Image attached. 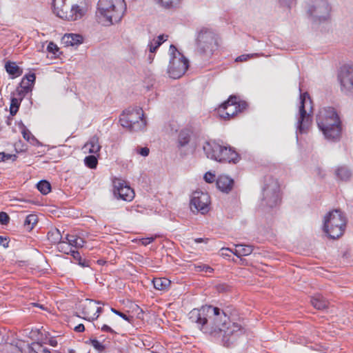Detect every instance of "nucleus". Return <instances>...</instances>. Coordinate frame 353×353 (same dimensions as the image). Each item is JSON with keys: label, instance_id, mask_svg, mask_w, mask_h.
<instances>
[{"label": "nucleus", "instance_id": "obj_40", "mask_svg": "<svg viewBox=\"0 0 353 353\" xmlns=\"http://www.w3.org/2000/svg\"><path fill=\"white\" fill-rule=\"evenodd\" d=\"M259 54H257V53H253V54H242V55H240L239 57H237L235 59L236 61L237 62H243V61H248L250 58H252V57H259Z\"/></svg>", "mask_w": 353, "mask_h": 353}, {"label": "nucleus", "instance_id": "obj_53", "mask_svg": "<svg viewBox=\"0 0 353 353\" xmlns=\"http://www.w3.org/2000/svg\"><path fill=\"white\" fill-rule=\"evenodd\" d=\"M221 252L222 256H228L229 254H228V252H230L233 253L234 250L230 248H221Z\"/></svg>", "mask_w": 353, "mask_h": 353}, {"label": "nucleus", "instance_id": "obj_49", "mask_svg": "<svg viewBox=\"0 0 353 353\" xmlns=\"http://www.w3.org/2000/svg\"><path fill=\"white\" fill-rule=\"evenodd\" d=\"M137 152L143 157H147L150 153V150L148 148L144 147L137 149Z\"/></svg>", "mask_w": 353, "mask_h": 353}, {"label": "nucleus", "instance_id": "obj_18", "mask_svg": "<svg viewBox=\"0 0 353 353\" xmlns=\"http://www.w3.org/2000/svg\"><path fill=\"white\" fill-rule=\"evenodd\" d=\"M68 0H53L52 8L53 12L59 18L64 19L68 16V10H70V5L68 3Z\"/></svg>", "mask_w": 353, "mask_h": 353}, {"label": "nucleus", "instance_id": "obj_22", "mask_svg": "<svg viewBox=\"0 0 353 353\" xmlns=\"http://www.w3.org/2000/svg\"><path fill=\"white\" fill-rule=\"evenodd\" d=\"M83 149L88 150L89 153L97 154L101 149L97 136L92 137L90 140L84 145Z\"/></svg>", "mask_w": 353, "mask_h": 353}, {"label": "nucleus", "instance_id": "obj_14", "mask_svg": "<svg viewBox=\"0 0 353 353\" xmlns=\"http://www.w3.org/2000/svg\"><path fill=\"white\" fill-rule=\"evenodd\" d=\"M114 193L119 199L124 201H132L134 196V190L126 183L125 181L121 179L114 181Z\"/></svg>", "mask_w": 353, "mask_h": 353}, {"label": "nucleus", "instance_id": "obj_39", "mask_svg": "<svg viewBox=\"0 0 353 353\" xmlns=\"http://www.w3.org/2000/svg\"><path fill=\"white\" fill-rule=\"evenodd\" d=\"M90 343L99 352H103L105 349V346L95 339H90Z\"/></svg>", "mask_w": 353, "mask_h": 353}, {"label": "nucleus", "instance_id": "obj_8", "mask_svg": "<svg viewBox=\"0 0 353 353\" xmlns=\"http://www.w3.org/2000/svg\"><path fill=\"white\" fill-rule=\"evenodd\" d=\"M119 122L131 132L142 130L146 125L143 111L141 108L126 109L120 116Z\"/></svg>", "mask_w": 353, "mask_h": 353}, {"label": "nucleus", "instance_id": "obj_13", "mask_svg": "<svg viewBox=\"0 0 353 353\" xmlns=\"http://www.w3.org/2000/svg\"><path fill=\"white\" fill-rule=\"evenodd\" d=\"M237 108L236 97L232 95L219 106L218 113L221 118L230 119L237 114Z\"/></svg>", "mask_w": 353, "mask_h": 353}, {"label": "nucleus", "instance_id": "obj_17", "mask_svg": "<svg viewBox=\"0 0 353 353\" xmlns=\"http://www.w3.org/2000/svg\"><path fill=\"white\" fill-rule=\"evenodd\" d=\"M203 150L208 159L216 161L221 150V145L213 141H206L203 145Z\"/></svg>", "mask_w": 353, "mask_h": 353}, {"label": "nucleus", "instance_id": "obj_45", "mask_svg": "<svg viewBox=\"0 0 353 353\" xmlns=\"http://www.w3.org/2000/svg\"><path fill=\"white\" fill-rule=\"evenodd\" d=\"M281 6L290 8L296 3V0H278Z\"/></svg>", "mask_w": 353, "mask_h": 353}, {"label": "nucleus", "instance_id": "obj_1", "mask_svg": "<svg viewBox=\"0 0 353 353\" xmlns=\"http://www.w3.org/2000/svg\"><path fill=\"white\" fill-rule=\"evenodd\" d=\"M189 320L205 334L221 341L227 347L232 346L244 334V328L237 323L231 322L230 317L217 307L203 305L192 310Z\"/></svg>", "mask_w": 353, "mask_h": 353}, {"label": "nucleus", "instance_id": "obj_34", "mask_svg": "<svg viewBox=\"0 0 353 353\" xmlns=\"http://www.w3.org/2000/svg\"><path fill=\"white\" fill-rule=\"evenodd\" d=\"M21 99L12 97L10 101V114L14 116L18 112Z\"/></svg>", "mask_w": 353, "mask_h": 353}, {"label": "nucleus", "instance_id": "obj_12", "mask_svg": "<svg viewBox=\"0 0 353 353\" xmlns=\"http://www.w3.org/2000/svg\"><path fill=\"white\" fill-rule=\"evenodd\" d=\"M341 90L353 95V65H344L339 74Z\"/></svg>", "mask_w": 353, "mask_h": 353}, {"label": "nucleus", "instance_id": "obj_32", "mask_svg": "<svg viewBox=\"0 0 353 353\" xmlns=\"http://www.w3.org/2000/svg\"><path fill=\"white\" fill-rule=\"evenodd\" d=\"M38 190L43 194H48L51 190L50 183L46 181L41 180L37 185Z\"/></svg>", "mask_w": 353, "mask_h": 353}, {"label": "nucleus", "instance_id": "obj_51", "mask_svg": "<svg viewBox=\"0 0 353 353\" xmlns=\"http://www.w3.org/2000/svg\"><path fill=\"white\" fill-rule=\"evenodd\" d=\"M236 105L238 107V108H237L238 112H241L242 110H245L247 108L248 104L245 101L238 102L236 101Z\"/></svg>", "mask_w": 353, "mask_h": 353}, {"label": "nucleus", "instance_id": "obj_4", "mask_svg": "<svg viewBox=\"0 0 353 353\" xmlns=\"http://www.w3.org/2000/svg\"><path fill=\"white\" fill-rule=\"evenodd\" d=\"M221 43L219 34L212 29L202 27L197 30L196 46L197 52L206 57H211L218 50Z\"/></svg>", "mask_w": 353, "mask_h": 353}, {"label": "nucleus", "instance_id": "obj_58", "mask_svg": "<svg viewBox=\"0 0 353 353\" xmlns=\"http://www.w3.org/2000/svg\"><path fill=\"white\" fill-rule=\"evenodd\" d=\"M77 242V248H82L83 246L84 241L82 238L78 236Z\"/></svg>", "mask_w": 353, "mask_h": 353}, {"label": "nucleus", "instance_id": "obj_11", "mask_svg": "<svg viewBox=\"0 0 353 353\" xmlns=\"http://www.w3.org/2000/svg\"><path fill=\"white\" fill-rule=\"evenodd\" d=\"M210 203V196L207 192L196 190L192 193L190 200L191 208H194L196 211L204 214L209 211Z\"/></svg>", "mask_w": 353, "mask_h": 353}, {"label": "nucleus", "instance_id": "obj_19", "mask_svg": "<svg viewBox=\"0 0 353 353\" xmlns=\"http://www.w3.org/2000/svg\"><path fill=\"white\" fill-rule=\"evenodd\" d=\"M87 9L85 6H81L77 4L71 5L70 10H68L67 17L64 18V20L68 21H76L82 18L86 13Z\"/></svg>", "mask_w": 353, "mask_h": 353}, {"label": "nucleus", "instance_id": "obj_33", "mask_svg": "<svg viewBox=\"0 0 353 353\" xmlns=\"http://www.w3.org/2000/svg\"><path fill=\"white\" fill-rule=\"evenodd\" d=\"M38 218L35 214H29L26 216L24 225L27 227L28 230H32L33 227L37 223Z\"/></svg>", "mask_w": 353, "mask_h": 353}, {"label": "nucleus", "instance_id": "obj_15", "mask_svg": "<svg viewBox=\"0 0 353 353\" xmlns=\"http://www.w3.org/2000/svg\"><path fill=\"white\" fill-rule=\"evenodd\" d=\"M99 303V301L95 302L92 299H86L85 303L81 305L82 313L84 315L83 319L90 321L97 319L99 315H96L94 312L96 309V305Z\"/></svg>", "mask_w": 353, "mask_h": 353}, {"label": "nucleus", "instance_id": "obj_56", "mask_svg": "<svg viewBox=\"0 0 353 353\" xmlns=\"http://www.w3.org/2000/svg\"><path fill=\"white\" fill-rule=\"evenodd\" d=\"M154 241L153 237L145 238L142 239V243L145 245H147L152 243Z\"/></svg>", "mask_w": 353, "mask_h": 353}, {"label": "nucleus", "instance_id": "obj_7", "mask_svg": "<svg viewBox=\"0 0 353 353\" xmlns=\"http://www.w3.org/2000/svg\"><path fill=\"white\" fill-rule=\"evenodd\" d=\"M332 7L328 0H310L307 14L312 23L321 24L330 19Z\"/></svg>", "mask_w": 353, "mask_h": 353}, {"label": "nucleus", "instance_id": "obj_24", "mask_svg": "<svg viewBox=\"0 0 353 353\" xmlns=\"http://www.w3.org/2000/svg\"><path fill=\"white\" fill-rule=\"evenodd\" d=\"M253 251V246L250 245L235 244L233 254L237 257L250 255Z\"/></svg>", "mask_w": 353, "mask_h": 353}, {"label": "nucleus", "instance_id": "obj_43", "mask_svg": "<svg viewBox=\"0 0 353 353\" xmlns=\"http://www.w3.org/2000/svg\"><path fill=\"white\" fill-rule=\"evenodd\" d=\"M22 134L23 137L27 140L28 141H30V139L35 140L34 137L32 134V133L26 128H24L22 130Z\"/></svg>", "mask_w": 353, "mask_h": 353}, {"label": "nucleus", "instance_id": "obj_9", "mask_svg": "<svg viewBox=\"0 0 353 353\" xmlns=\"http://www.w3.org/2000/svg\"><path fill=\"white\" fill-rule=\"evenodd\" d=\"M280 186L278 181L272 176H267L264 179L261 205L270 208L276 206L280 201Z\"/></svg>", "mask_w": 353, "mask_h": 353}, {"label": "nucleus", "instance_id": "obj_47", "mask_svg": "<svg viewBox=\"0 0 353 353\" xmlns=\"http://www.w3.org/2000/svg\"><path fill=\"white\" fill-rule=\"evenodd\" d=\"M47 50L49 52H52V54H55L58 51L59 48L53 42H50L48 45Z\"/></svg>", "mask_w": 353, "mask_h": 353}, {"label": "nucleus", "instance_id": "obj_35", "mask_svg": "<svg viewBox=\"0 0 353 353\" xmlns=\"http://www.w3.org/2000/svg\"><path fill=\"white\" fill-rule=\"evenodd\" d=\"M58 250L60 252H62L66 254H70V253L73 250L70 244L65 241V239H63L61 242H60L58 244Z\"/></svg>", "mask_w": 353, "mask_h": 353}, {"label": "nucleus", "instance_id": "obj_64", "mask_svg": "<svg viewBox=\"0 0 353 353\" xmlns=\"http://www.w3.org/2000/svg\"><path fill=\"white\" fill-rule=\"evenodd\" d=\"M41 353H51V352L48 348L43 346Z\"/></svg>", "mask_w": 353, "mask_h": 353}, {"label": "nucleus", "instance_id": "obj_52", "mask_svg": "<svg viewBox=\"0 0 353 353\" xmlns=\"http://www.w3.org/2000/svg\"><path fill=\"white\" fill-rule=\"evenodd\" d=\"M0 245H2L3 248H8L9 240L6 237L0 236Z\"/></svg>", "mask_w": 353, "mask_h": 353}, {"label": "nucleus", "instance_id": "obj_2", "mask_svg": "<svg viewBox=\"0 0 353 353\" xmlns=\"http://www.w3.org/2000/svg\"><path fill=\"white\" fill-rule=\"evenodd\" d=\"M316 123L325 139L331 141L339 139L342 132V123L333 107L321 108L316 115Z\"/></svg>", "mask_w": 353, "mask_h": 353}, {"label": "nucleus", "instance_id": "obj_5", "mask_svg": "<svg viewBox=\"0 0 353 353\" xmlns=\"http://www.w3.org/2000/svg\"><path fill=\"white\" fill-rule=\"evenodd\" d=\"M346 226V218L340 210L327 212L323 219V232L332 239L341 236Z\"/></svg>", "mask_w": 353, "mask_h": 353}, {"label": "nucleus", "instance_id": "obj_25", "mask_svg": "<svg viewBox=\"0 0 353 353\" xmlns=\"http://www.w3.org/2000/svg\"><path fill=\"white\" fill-rule=\"evenodd\" d=\"M312 306L317 310H324L328 306V301L320 294L315 295L310 300Z\"/></svg>", "mask_w": 353, "mask_h": 353}, {"label": "nucleus", "instance_id": "obj_6", "mask_svg": "<svg viewBox=\"0 0 353 353\" xmlns=\"http://www.w3.org/2000/svg\"><path fill=\"white\" fill-rule=\"evenodd\" d=\"M300 91V106L299 114L297 115L296 122V134L306 133L310 127L312 121V101L309 95L306 92H301V88H299Z\"/></svg>", "mask_w": 353, "mask_h": 353}, {"label": "nucleus", "instance_id": "obj_30", "mask_svg": "<svg viewBox=\"0 0 353 353\" xmlns=\"http://www.w3.org/2000/svg\"><path fill=\"white\" fill-rule=\"evenodd\" d=\"M191 132L188 129L181 130L178 137V146L183 147L188 144L190 140Z\"/></svg>", "mask_w": 353, "mask_h": 353}, {"label": "nucleus", "instance_id": "obj_27", "mask_svg": "<svg viewBox=\"0 0 353 353\" xmlns=\"http://www.w3.org/2000/svg\"><path fill=\"white\" fill-rule=\"evenodd\" d=\"M6 72L14 77H19L22 74V69L20 68L14 62L8 61L5 65Z\"/></svg>", "mask_w": 353, "mask_h": 353}, {"label": "nucleus", "instance_id": "obj_57", "mask_svg": "<svg viewBox=\"0 0 353 353\" xmlns=\"http://www.w3.org/2000/svg\"><path fill=\"white\" fill-rule=\"evenodd\" d=\"M5 159H6V161H8V160L15 161V159H17V156L15 154H10L5 153Z\"/></svg>", "mask_w": 353, "mask_h": 353}, {"label": "nucleus", "instance_id": "obj_10", "mask_svg": "<svg viewBox=\"0 0 353 353\" xmlns=\"http://www.w3.org/2000/svg\"><path fill=\"white\" fill-rule=\"evenodd\" d=\"M170 60L168 73L172 79H179L185 74L189 67L188 60L177 50L174 45L170 47Z\"/></svg>", "mask_w": 353, "mask_h": 353}, {"label": "nucleus", "instance_id": "obj_3", "mask_svg": "<svg viewBox=\"0 0 353 353\" xmlns=\"http://www.w3.org/2000/svg\"><path fill=\"white\" fill-rule=\"evenodd\" d=\"M126 10L124 0H99L96 17L103 26H110L119 23Z\"/></svg>", "mask_w": 353, "mask_h": 353}, {"label": "nucleus", "instance_id": "obj_41", "mask_svg": "<svg viewBox=\"0 0 353 353\" xmlns=\"http://www.w3.org/2000/svg\"><path fill=\"white\" fill-rule=\"evenodd\" d=\"M195 270L196 272H204L206 273H211L213 272V269L210 266L204 264L195 265Z\"/></svg>", "mask_w": 353, "mask_h": 353}, {"label": "nucleus", "instance_id": "obj_48", "mask_svg": "<svg viewBox=\"0 0 353 353\" xmlns=\"http://www.w3.org/2000/svg\"><path fill=\"white\" fill-rule=\"evenodd\" d=\"M158 3L161 4L165 8H170L174 0H155Z\"/></svg>", "mask_w": 353, "mask_h": 353}, {"label": "nucleus", "instance_id": "obj_36", "mask_svg": "<svg viewBox=\"0 0 353 353\" xmlns=\"http://www.w3.org/2000/svg\"><path fill=\"white\" fill-rule=\"evenodd\" d=\"M84 162L86 166L92 169L97 167L98 161L95 156L89 155L85 158Z\"/></svg>", "mask_w": 353, "mask_h": 353}, {"label": "nucleus", "instance_id": "obj_55", "mask_svg": "<svg viewBox=\"0 0 353 353\" xmlns=\"http://www.w3.org/2000/svg\"><path fill=\"white\" fill-rule=\"evenodd\" d=\"M74 331L77 332H82L85 330V327L83 324H79L74 327Z\"/></svg>", "mask_w": 353, "mask_h": 353}, {"label": "nucleus", "instance_id": "obj_31", "mask_svg": "<svg viewBox=\"0 0 353 353\" xmlns=\"http://www.w3.org/2000/svg\"><path fill=\"white\" fill-rule=\"evenodd\" d=\"M336 175L342 181H347L350 179L352 172L347 167H339L336 170Z\"/></svg>", "mask_w": 353, "mask_h": 353}, {"label": "nucleus", "instance_id": "obj_38", "mask_svg": "<svg viewBox=\"0 0 353 353\" xmlns=\"http://www.w3.org/2000/svg\"><path fill=\"white\" fill-rule=\"evenodd\" d=\"M77 239H78L77 236L72 235V234H67L65 235V236L64 237V239H65V241L70 244V245L71 246L72 248H77Z\"/></svg>", "mask_w": 353, "mask_h": 353}, {"label": "nucleus", "instance_id": "obj_42", "mask_svg": "<svg viewBox=\"0 0 353 353\" xmlns=\"http://www.w3.org/2000/svg\"><path fill=\"white\" fill-rule=\"evenodd\" d=\"M111 311H112L114 314H117V315L119 316H120V317H121L123 319H124L125 321H128V322H129V323H131V322H132V319H133V317H132V316H127V315H126V314H125L124 313H123V312H120V311H119V310H116V309H114V308H113V307H112V308H111Z\"/></svg>", "mask_w": 353, "mask_h": 353}, {"label": "nucleus", "instance_id": "obj_28", "mask_svg": "<svg viewBox=\"0 0 353 353\" xmlns=\"http://www.w3.org/2000/svg\"><path fill=\"white\" fill-rule=\"evenodd\" d=\"M154 288L158 290H165L170 285V281L166 278H154L152 281Z\"/></svg>", "mask_w": 353, "mask_h": 353}, {"label": "nucleus", "instance_id": "obj_61", "mask_svg": "<svg viewBox=\"0 0 353 353\" xmlns=\"http://www.w3.org/2000/svg\"><path fill=\"white\" fill-rule=\"evenodd\" d=\"M102 310H103L102 307L96 306L94 313H96V315L98 314L99 316V314L102 312Z\"/></svg>", "mask_w": 353, "mask_h": 353}, {"label": "nucleus", "instance_id": "obj_46", "mask_svg": "<svg viewBox=\"0 0 353 353\" xmlns=\"http://www.w3.org/2000/svg\"><path fill=\"white\" fill-rule=\"evenodd\" d=\"M70 254H71L73 258L76 260H78L79 261V264L82 266H85V264L84 263H81V256H80V254L78 251H76L74 250H72V252L70 253Z\"/></svg>", "mask_w": 353, "mask_h": 353}, {"label": "nucleus", "instance_id": "obj_26", "mask_svg": "<svg viewBox=\"0 0 353 353\" xmlns=\"http://www.w3.org/2000/svg\"><path fill=\"white\" fill-rule=\"evenodd\" d=\"M168 38V35L161 34L156 39H153L148 43L149 51L154 53L159 48V46L165 41Z\"/></svg>", "mask_w": 353, "mask_h": 353}, {"label": "nucleus", "instance_id": "obj_23", "mask_svg": "<svg viewBox=\"0 0 353 353\" xmlns=\"http://www.w3.org/2000/svg\"><path fill=\"white\" fill-rule=\"evenodd\" d=\"M61 41L62 43L65 45V46H74L81 43L83 41V38L79 34H65L63 37Z\"/></svg>", "mask_w": 353, "mask_h": 353}, {"label": "nucleus", "instance_id": "obj_59", "mask_svg": "<svg viewBox=\"0 0 353 353\" xmlns=\"http://www.w3.org/2000/svg\"><path fill=\"white\" fill-rule=\"evenodd\" d=\"M10 347L13 349V350L12 351V353H21V350L19 347H18L17 346H12V345H10Z\"/></svg>", "mask_w": 353, "mask_h": 353}, {"label": "nucleus", "instance_id": "obj_50", "mask_svg": "<svg viewBox=\"0 0 353 353\" xmlns=\"http://www.w3.org/2000/svg\"><path fill=\"white\" fill-rule=\"evenodd\" d=\"M215 175L208 172L204 175V179L208 183H212L214 181Z\"/></svg>", "mask_w": 353, "mask_h": 353}, {"label": "nucleus", "instance_id": "obj_37", "mask_svg": "<svg viewBox=\"0 0 353 353\" xmlns=\"http://www.w3.org/2000/svg\"><path fill=\"white\" fill-rule=\"evenodd\" d=\"M43 345L39 342L32 343L28 346L29 353H41V350L43 348Z\"/></svg>", "mask_w": 353, "mask_h": 353}, {"label": "nucleus", "instance_id": "obj_20", "mask_svg": "<svg viewBox=\"0 0 353 353\" xmlns=\"http://www.w3.org/2000/svg\"><path fill=\"white\" fill-rule=\"evenodd\" d=\"M36 76L34 73H30L25 75L19 84L21 90H19V94H27L32 90L33 84L35 81Z\"/></svg>", "mask_w": 353, "mask_h": 353}, {"label": "nucleus", "instance_id": "obj_44", "mask_svg": "<svg viewBox=\"0 0 353 353\" xmlns=\"http://www.w3.org/2000/svg\"><path fill=\"white\" fill-rule=\"evenodd\" d=\"M10 217L6 212H0V223L2 225H7L9 223Z\"/></svg>", "mask_w": 353, "mask_h": 353}, {"label": "nucleus", "instance_id": "obj_29", "mask_svg": "<svg viewBox=\"0 0 353 353\" xmlns=\"http://www.w3.org/2000/svg\"><path fill=\"white\" fill-rule=\"evenodd\" d=\"M48 239L52 243L58 245L64 239V238L62 236L60 231L58 229L54 228L48 232Z\"/></svg>", "mask_w": 353, "mask_h": 353}, {"label": "nucleus", "instance_id": "obj_54", "mask_svg": "<svg viewBox=\"0 0 353 353\" xmlns=\"http://www.w3.org/2000/svg\"><path fill=\"white\" fill-rule=\"evenodd\" d=\"M101 330L103 332H110V333H112V334H115L116 333L110 326H108L107 325H103L101 327Z\"/></svg>", "mask_w": 353, "mask_h": 353}, {"label": "nucleus", "instance_id": "obj_63", "mask_svg": "<svg viewBox=\"0 0 353 353\" xmlns=\"http://www.w3.org/2000/svg\"><path fill=\"white\" fill-rule=\"evenodd\" d=\"M194 242H195V243H202V242H203V241H204V239H202V238H197V239H194Z\"/></svg>", "mask_w": 353, "mask_h": 353}, {"label": "nucleus", "instance_id": "obj_62", "mask_svg": "<svg viewBox=\"0 0 353 353\" xmlns=\"http://www.w3.org/2000/svg\"><path fill=\"white\" fill-rule=\"evenodd\" d=\"M6 161L5 152H0V162Z\"/></svg>", "mask_w": 353, "mask_h": 353}, {"label": "nucleus", "instance_id": "obj_60", "mask_svg": "<svg viewBox=\"0 0 353 353\" xmlns=\"http://www.w3.org/2000/svg\"><path fill=\"white\" fill-rule=\"evenodd\" d=\"M49 344L53 347H56L57 345V342L55 339H51L50 341H49Z\"/></svg>", "mask_w": 353, "mask_h": 353}, {"label": "nucleus", "instance_id": "obj_21", "mask_svg": "<svg viewBox=\"0 0 353 353\" xmlns=\"http://www.w3.org/2000/svg\"><path fill=\"white\" fill-rule=\"evenodd\" d=\"M234 181L226 175H221L216 180L217 188L223 192H229L233 188Z\"/></svg>", "mask_w": 353, "mask_h": 353}, {"label": "nucleus", "instance_id": "obj_16", "mask_svg": "<svg viewBox=\"0 0 353 353\" xmlns=\"http://www.w3.org/2000/svg\"><path fill=\"white\" fill-rule=\"evenodd\" d=\"M217 161L236 163L239 160V154L231 147L221 145V150L219 153Z\"/></svg>", "mask_w": 353, "mask_h": 353}]
</instances>
